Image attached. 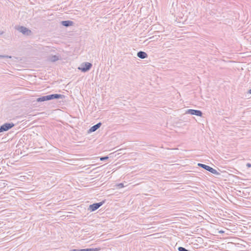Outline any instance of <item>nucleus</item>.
I'll use <instances>...</instances> for the list:
<instances>
[{
	"mask_svg": "<svg viewBox=\"0 0 251 251\" xmlns=\"http://www.w3.org/2000/svg\"><path fill=\"white\" fill-rule=\"evenodd\" d=\"M14 126V124L12 123H6L2 125L0 127V133L6 131L11 129Z\"/></svg>",
	"mask_w": 251,
	"mask_h": 251,
	"instance_id": "nucleus-5",
	"label": "nucleus"
},
{
	"mask_svg": "<svg viewBox=\"0 0 251 251\" xmlns=\"http://www.w3.org/2000/svg\"><path fill=\"white\" fill-rule=\"evenodd\" d=\"M219 233H224V231H219Z\"/></svg>",
	"mask_w": 251,
	"mask_h": 251,
	"instance_id": "nucleus-22",
	"label": "nucleus"
},
{
	"mask_svg": "<svg viewBox=\"0 0 251 251\" xmlns=\"http://www.w3.org/2000/svg\"><path fill=\"white\" fill-rule=\"evenodd\" d=\"M209 172L215 175H220V173L217 171L215 169H213L212 167H210V170L209 171Z\"/></svg>",
	"mask_w": 251,
	"mask_h": 251,
	"instance_id": "nucleus-14",
	"label": "nucleus"
},
{
	"mask_svg": "<svg viewBox=\"0 0 251 251\" xmlns=\"http://www.w3.org/2000/svg\"><path fill=\"white\" fill-rule=\"evenodd\" d=\"M101 126V123H99L98 124H97L96 125L92 126L89 130H88V132L89 133H91V132H94L95 131H96L98 129H99L100 126Z\"/></svg>",
	"mask_w": 251,
	"mask_h": 251,
	"instance_id": "nucleus-7",
	"label": "nucleus"
},
{
	"mask_svg": "<svg viewBox=\"0 0 251 251\" xmlns=\"http://www.w3.org/2000/svg\"><path fill=\"white\" fill-rule=\"evenodd\" d=\"M11 56L7 55H0V58H11Z\"/></svg>",
	"mask_w": 251,
	"mask_h": 251,
	"instance_id": "nucleus-15",
	"label": "nucleus"
},
{
	"mask_svg": "<svg viewBox=\"0 0 251 251\" xmlns=\"http://www.w3.org/2000/svg\"><path fill=\"white\" fill-rule=\"evenodd\" d=\"M59 59V56H57L56 55H52L50 57L49 60L50 61L52 62H54Z\"/></svg>",
	"mask_w": 251,
	"mask_h": 251,
	"instance_id": "nucleus-11",
	"label": "nucleus"
},
{
	"mask_svg": "<svg viewBox=\"0 0 251 251\" xmlns=\"http://www.w3.org/2000/svg\"><path fill=\"white\" fill-rule=\"evenodd\" d=\"M117 187L119 188H123L124 187V185L123 183H119L117 184Z\"/></svg>",
	"mask_w": 251,
	"mask_h": 251,
	"instance_id": "nucleus-18",
	"label": "nucleus"
},
{
	"mask_svg": "<svg viewBox=\"0 0 251 251\" xmlns=\"http://www.w3.org/2000/svg\"><path fill=\"white\" fill-rule=\"evenodd\" d=\"M100 250V248H87L82 249H73L70 251H98Z\"/></svg>",
	"mask_w": 251,
	"mask_h": 251,
	"instance_id": "nucleus-8",
	"label": "nucleus"
},
{
	"mask_svg": "<svg viewBox=\"0 0 251 251\" xmlns=\"http://www.w3.org/2000/svg\"><path fill=\"white\" fill-rule=\"evenodd\" d=\"M108 158L109 157L107 156H102L100 158V160L104 161L107 160Z\"/></svg>",
	"mask_w": 251,
	"mask_h": 251,
	"instance_id": "nucleus-17",
	"label": "nucleus"
},
{
	"mask_svg": "<svg viewBox=\"0 0 251 251\" xmlns=\"http://www.w3.org/2000/svg\"><path fill=\"white\" fill-rule=\"evenodd\" d=\"M247 167L248 168H251V163H248L246 165Z\"/></svg>",
	"mask_w": 251,
	"mask_h": 251,
	"instance_id": "nucleus-19",
	"label": "nucleus"
},
{
	"mask_svg": "<svg viewBox=\"0 0 251 251\" xmlns=\"http://www.w3.org/2000/svg\"><path fill=\"white\" fill-rule=\"evenodd\" d=\"M2 171L1 170V169L0 168V174L1 173Z\"/></svg>",
	"mask_w": 251,
	"mask_h": 251,
	"instance_id": "nucleus-23",
	"label": "nucleus"
},
{
	"mask_svg": "<svg viewBox=\"0 0 251 251\" xmlns=\"http://www.w3.org/2000/svg\"><path fill=\"white\" fill-rule=\"evenodd\" d=\"M178 251H189L182 247H179L178 248Z\"/></svg>",
	"mask_w": 251,
	"mask_h": 251,
	"instance_id": "nucleus-16",
	"label": "nucleus"
},
{
	"mask_svg": "<svg viewBox=\"0 0 251 251\" xmlns=\"http://www.w3.org/2000/svg\"><path fill=\"white\" fill-rule=\"evenodd\" d=\"M248 93L250 94H251V89L249 90Z\"/></svg>",
	"mask_w": 251,
	"mask_h": 251,
	"instance_id": "nucleus-20",
	"label": "nucleus"
},
{
	"mask_svg": "<svg viewBox=\"0 0 251 251\" xmlns=\"http://www.w3.org/2000/svg\"><path fill=\"white\" fill-rule=\"evenodd\" d=\"M65 98V96L58 94H53L51 95L43 96L38 98L36 101L38 102H43L45 101L50 100L54 99H63Z\"/></svg>",
	"mask_w": 251,
	"mask_h": 251,
	"instance_id": "nucleus-1",
	"label": "nucleus"
},
{
	"mask_svg": "<svg viewBox=\"0 0 251 251\" xmlns=\"http://www.w3.org/2000/svg\"><path fill=\"white\" fill-rule=\"evenodd\" d=\"M186 113L200 117L202 115V112L201 110L195 109H188L186 111Z\"/></svg>",
	"mask_w": 251,
	"mask_h": 251,
	"instance_id": "nucleus-6",
	"label": "nucleus"
},
{
	"mask_svg": "<svg viewBox=\"0 0 251 251\" xmlns=\"http://www.w3.org/2000/svg\"><path fill=\"white\" fill-rule=\"evenodd\" d=\"M198 165L199 167H200L205 169V170H206V171H207L208 172H209V171L210 170V168L211 167H210V166H209L208 165H206L203 164H201V163H198Z\"/></svg>",
	"mask_w": 251,
	"mask_h": 251,
	"instance_id": "nucleus-12",
	"label": "nucleus"
},
{
	"mask_svg": "<svg viewBox=\"0 0 251 251\" xmlns=\"http://www.w3.org/2000/svg\"><path fill=\"white\" fill-rule=\"evenodd\" d=\"M137 56L141 59H145L148 57V54L146 52L143 51H139L137 52Z\"/></svg>",
	"mask_w": 251,
	"mask_h": 251,
	"instance_id": "nucleus-10",
	"label": "nucleus"
},
{
	"mask_svg": "<svg viewBox=\"0 0 251 251\" xmlns=\"http://www.w3.org/2000/svg\"><path fill=\"white\" fill-rule=\"evenodd\" d=\"M209 172L215 175H220V173L217 171L215 169H213L212 167H210V170L209 171Z\"/></svg>",
	"mask_w": 251,
	"mask_h": 251,
	"instance_id": "nucleus-13",
	"label": "nucleus"
},
{
	"mask_svg": "<svg viewBox=\"0 0 251 251\" xmlns=\"http://www.w3.org/2000/svg\"><path fill=\"white\" fill-rule=\"evenodd\" d=\"M15 29L21 32L23 34L26 36H29L31 34V31L28 28L24 26H18L15 27Z\"/></svg>",
	"mask_w": 251,
	"mask_h": 251,
	"instance_id": "nucleus-3",
	"label": "nucleus"
},
{
	"mask_svg": "<svg viewBox=\"0 0 251 251\" xmlns=\"http://www.w3.org/2000/svg\"><path fill=\"white\" fill-rule=\"evenodd\" d=\"M61 24L65 27H69L74 25V22L70 20L62 21L61 22Z\"/></svg>",
	"mask_w": 251,
	"mask_h": 251,
	"instance_id": "nucleus-9",
	"label": "nucleus"
},
{
	"mask_svg": "<svg viewBox=\"0 0 251 251\" xmlns=\"http://www.w3.org/2000/svg\"><path fill=\"white\" fill-rule=\"evenodd\" d=\"M3 33H4L3 31H0V35H2Z\"/></svg>",
	"mask_w": 251,
	"mask_h": 251,
	"instance_id": "nucleus-21",
	"label": "nucleus"
},
{
	"mask_svg": "<svg viewBox=\"0 0 251 251\" xmlns=\"http://www.w3.org/2000/svg\"><path fill=\"white\" fill-rule=\"evenodd\" d=\"M104 202L105 201H103L100 202L94 203L92 204H90L88 209L91 212L94 211L99 208Z\"/></svg>",
	"mask_w": 251,
	"mask_h": 251,
	"instance_id": "nucleus-4",
	"label": "nucleus"
},
{
	"mask_svg": "<svg viewBox=\"0 0 251 251\" xmlns=\"http://www.w3.org/2000/svg\"><path fill=\"white\" fill-rule=\"evenodd\" d=\"M92 67V64L89 62H83L81 64L78 69L82 72L85 73L89 71Z\"/></svg>",
	"mask_w": 251,
	"mask_h": 251,
	"instance_id": "nucleus-2",
	"label": "nucleus"
}]
</instances>
